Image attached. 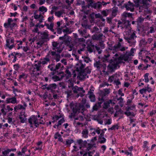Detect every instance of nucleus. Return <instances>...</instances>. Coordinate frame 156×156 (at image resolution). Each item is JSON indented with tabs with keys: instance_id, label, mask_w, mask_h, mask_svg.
Here are the masks:
<instances>
[{
	"instance_id": "obj_1",
	"label": "nucleus",
	"mask_w": 156,
	"mask_h": 156,
	"mask_svg": "<svg viewBox=\"0 0 156 156\" xmlns=\"http://www.w3.org/2000/svg\"><path fill=\"white\" fill-rule=\"evenodd\" d=\"M136 32L133 31L130 32L127 36H125L124 39L126 41L129 43L130 46H134L136 43V38L137 37L136 35Z\"/></svg>"
},
{
	"instance_id": "obj_2",
	"label": "nucleus",
	"mask_w": 156,
	"mask_h": 156,
	"mask_svg": "<svg viewBox=\"0 0 156 156\" xmlns=\"http://www.w3.org/2000/svg\"><path fill=\"white\" fill-rule=\"evenodd\" d=\"M122 21L119 20L118 21L117 27H120L122 29L127 28L130 25V21L128 20H126L125 19H122Z\"/></svg>"
},
{
	"instance_id": "obj_3",
	"label": "nucleus",
	"mask_w": 156,
	"mask_h": 156,
	"mask_svg": "<svg viewBox=\"0 0 156 156\" xmlns=\"http://www.w3.org/2000/svg\"><path fill=\"white\" fill-rule=\"evenodd\" d=\"M108 49L116 52L119 51H123L126 50L125 47L122 45L120 42L115 44L113 46H110Z\"/></svg>"
},
{
	"instance_id": "obj_4",
	"label": "nucleus",
	"mask_w": 156,
	"mask_h": 156,
	"mask_svg": "<svg viewBox=\"0 0 156 156\" xmlns=\"http://www.w3.org/2000/svg\"><path fill=\"white\" fill-rule=\"evenodd\" d=\"M135 4L132 3L130 1H128L127 2L124 4V6L126 8V10L128 11H130L132 12L134 11V7L136 6L137 2L135 1Z\"/></svg>"
},
{
	"instance_id": "obj_5",
	"label": "nucleus",
	"mask_w": 156,
	"mask_h": 156,
	"mask_svg": "<svg viewBox=\"0 0 156 156\" xmlns=\"http://www.w3.org/2000/svg\"><path fill=\"white\" fill-rule=\"evenodd\" d=\"M14 39L13 37H10L7 38L6 40V44L5 45L7 47L11 50L13 48L15 47V45L14 44Z\"/></svg>"
},
{
	"instance_id": "obj_6",
	"label": "nucleus",
	"mask_w": 156,
	"mask_h": 156,
	"mask_svg": "<svg viewBox=\"0 0 156 156\" xmlns=\"http://www.w3.org/2000/svg\"><path fill=\"white\" fill-rule=\"evenodd\" d=\"M73 90L74 88H72ZM73 90L74 94H77L76 96V98H78L79 96L82 97L85 95V90H83V88H74Z\"/></svg>"
},
{
	"instance_id": "obj_7",
	"label": "nucleus",
	"mask_w": 156,
	"mask_h": 156,
	"mask_svg": "<svg viewBox=\"0 0 156 156\" xmlns=\"http://www.w3.org/2000/svg\"><path fill=\"white\" fill-rule=\"evenodd\" d=\"M52 45L53 48L52 49L56 51H57V53H61L62 50L63 48H61V45H60L59 43L56 42H54L52 43Z\"/></svg>"
},
{
	"instance_id": "obj_8",
	"label": "nucleus",
	"mask_w": 156,
	"mask_h": 156,
	"mask_svg": "<svg viewBox=\"0 0 156 156\" xmlns=\"http://www.w3.org/2000/svg\"><path fill=\"white\" fill-rule=\"evenodd\" d=\"M85 65V64H83L82 63V60H79L76 65V71L78 72L83 71Z\"/></svg>"
},
{
	"instance_id": "obj_9",
	"label": "nucleus",
	"mask_w": 156,
	"mask_h": 156,
	"mask_svg": "<svg viewBox=\"0 0 156 156\" xmlns=\"http://www.w3.org/2000/svg\"><path fill=\"white\" fill-rule=\"evenodd\" d=\"M99 97H98V99L100 101L98 102V104L100 105V104H102L105 101L104 98L106 96L105 93L104 91L100 90L99 93Z\"/></svg>"
},
{
	"instance_id": "obj_10",
	"label": "nucleus",
	"mask_w": 156,
	"mask_h": 156,
	"mask_svg": "<svg viewBox=\"0 0 156 156\" xmlns=\"http://www.w3.org/2000/svg\"><path fill=\"white\" fill-rule=\"evenodd\" d=\"M103 34L102 33H100L95 34L92 36V39L93 40L100 41L102 40Z\"/></svg>"
},
{
	"instance_id": "obj_11",
	"label": "nucleus",
	"mask_w": 156,
	"mask_h": 156,
	"mask_svg": "<svg viewBox=\"0 0 156 156\" xmlns=\"http://www.w3.org/2000/svg\"><path fill=\"white\" fill-rule=\"evenodd\" d=\"M118 63H110L107 66V69L110 71L112 72L115 70L117 69V67L118 66Z\"/></svg>"
},
{
	"instance_id": "obj_12",
	"label": "nucleus",
	"mask_w": 156,
	"mask_h": 156,
	"mask_svg": "<svg viewBox=\"0 0 156 156\" xmlns=\"http://www.w3.org/2000/svg\"><path fill=\"white\" fill-rule=\"evenodd\" d=\"M79 72L78 76L79 77L80 80H83L85 78H88L87 74L83 71L78 72Z\"/></svg>"
},
{
	"instance_id": "obj_13",
	"label": "nucleus",
	"mask_w": 156,
	"mask_h": 156,
	"mask_svg": "<svg viewBox=\"0 0 156 156\" xmlns=\"http://www.w3.org/2000/svg\"><path fill=\"white\" fill-rule=\"evenodd\" d=\"M41 70V63L39 61L35 64L34 66V72L39 71Z\"/></svg>"
},
{
	"instance_id": "obj_14",
	"label": "nucleus",
	"mask_w": 156,
	"mask_h": 156,
	"mask_svg": "<svg viewBox=\"0 0 156 156\" xmlns=\"http://www.w3.org/2000/svg\"><path fill=\"white\" fill-rule=\"evenodd\" d=\"M88 95H89L88 97L91 102H94L95 101V96L92 91L91 89H90V90L88 91Z\"/></svg>"
},
{
	"instance_id": "obj_15",
	"label": "nucleus",
	"mask_w": 156,
	"mask_h": 156,
	"mask_svg": "<svg viewBox=\"0 0 156 156\" xmlns=\"http://www.w3.org/2000/svg\"><path fill=\"white\" fill-rule=\"evenodd\" d=\"M59 39L60 40L63 41V42L66 43H68L69 42V36L67 35L66 34H65L62 37H60Z\"/></svg>"
},
{
	"instance_id": "obj_16",
	"label": "nucleus",
	"mask_w": 156,
	"mask_h": 156,
	"mask_svg": "<svg viewBox=\"0 0 156 156\" xmlns=\"http://www.w3.org/2000/svg\"><path fill=\"white\" fill-rule=\"evenodd\" d=\"M44 90L46 88H43ZM47 90H50L51 92L52 93L53 97L54 98V99H57L59 98V96H58V94H57V93H58V90H57L56 91H55L54 90L52 89V88H46Z\"/></svg>"
},
{
	"instance_id": "obj_17",
	"label": "nucleus",
	"mask_w": 156,
	"mask_h": 156,
	"mask_svg": "<svg viewBox=\"0 0 156 156\" xmlns=\"http://www.w3.org/2000/svg\"><path fill=\"white\" fill-rule=\"evenodd\" d=\"M72 111L73 112L71 113V115L70 116L71 117H74L75 116L76 114L80 113V109H79L78 106H76L75 107H73L72 109Z\"/></svg>"
},
{
	"instance_id": "obj_18",
	"label": "nucleus",
	"mask_w": 156,
	"mask_h": 156,
	"mask_svg": "<svg viewBox=\"0 0 156 156\" xmlns=\"http://www.w3.org/2000/svg\"><path fill=\"white\" fill-rule=\"evenodd\" d=\"M154 90V88H142L139 91L140 94H143L144 93L146 94L147 92L150 93L152 92Z\"/></svg>"
},
{
	"instance_id": "obj_19",
	"label": "nucleus",
	"mask_w": 156,
	"mask_h": 156,
	"mask_svg": "<svg viewBox=\"0 0 156 156\" xmlns=\"http://www.w3.org/2000/svg\"><path fill=\"white\" fill-rule=\"evenodd\" d=\"M111 103L115 104V103H113V101L112 100H109L108 101L104 102L103 108L105 109H107L108 107L110 106L109 105Z\"/></svg>"
},
{
	"instance_id": "obj_20",
	"label": "nucleus",
	"mask_w": 156,
	"mask_h": 156,
	"mask_svg": "<svg viewBox=\"0 0 156 156\" xmlns=\"http://www.w3.org/2000/svg\"><path fill=\"white\" fill-rule=\"evenodd\" d=\"M137 2L136 4V6L137 7H138L140 4L142 3L144 5H147L148 1L147 0H137L136 1Z\"/></svg>"
},
{
	"instance_id": "obj_21",
	"label": "nucleus",
	"mask_w": 156,
	"mask_h": 156,
	"mask_svg": "<svg viewBox=\"0 0 156 156\" xmlns=\"http://www.w3.org/2000/svg\"><path fill=\"white\" fill-rule=\"evenodd\" d=\"M13 21V20L12 19V18H9L8 19L7 22L5 23L4 24V27L6 28H9L10 25L11 24L12 22Z\"/></svg>"
},
{
	"instance_id": "obj_22",
	"label": "nucleus",
	"mask_w": 156,
	"mask_h": 156,
	"mask_svg": "<svg viewBox=\"0 0 156 156\" xmlns=\"http://www.w3.org/2000/svg\"><path fill=\"white\" fill-rule=\"evenodd\" d=\"M28 121L30 124H32V121L34 122V123L37 121H38V120L36 116L35 115H33L28 119Z\"/></svg>"
},
{
	"instance_id": "obj_23",
	"label": "nucleus",
	"mask_w": 156,
	"mask_h": 156,
	"mask_svg": "<svg viewBox=\"0 0 156 156\" xmlns=\"http://www.w3.org/2000/svg\"><path fill=\"white\" fill-rule=\"evenodd\" d=\"M147 42L146 41L145 38L142 39L140 41L139 45L141 47H144L146 45Z\"/></svg>"
},
{
	"instance_id": "obj_24",
	"label": "nucleus",
	"mask_w": 156,
	"mask_h": 156,
	"mask_svg": "<svg viewBox=\"0 0 156 156\" xmlns=\"http://www.w3.org/2000/svg\"><path fill=\"white\" fill-rule=\"evenodd\" d=\"M133 14L132 13H128L126 12H124L122 14V19H126L127 17H131L132 16Z\"/></svg>"
},
{
	"instance_id": "obj_25",
	"label": "nucleus",
	"mask_w": 156,
	"mask_h": 156,
	"mask_svg": "<svg viewBox=\"0 0 156 156\" xmlns=\"http://www.w3.org/2000/svg\"><path fill=\"white\" fill-rule=\"evenodd\" d=\"M101 104H100V105L99 104H98V102L97 103H96L93 106L91 111L93 112L94 111H97L98 110V108H101Z\"/></svg>"
},
{
	"instance_id": "obj_26",
	"label": "nucleus",
	"mask_w": 156,
	"mask_h": 156,
	"mask_svg": "<svg viewBox=\"0 0 156 156\" xmlns=\"http://www.w3.org/2000/svg\"><path fill=\"white\" fill-rule=\"evenodd\" d=\"M74 142V141L72 139H67L66 140L65 145L67 147H70L71 144Z\"/></svg>"
},
{
	"instance_id": "obj_27",
	"label": "nucleus",
	"mask_w": 156,
	"mask_h": 156,
	"mask_svg": "<svg viewBox=\"0 0 156 156\" xmlns=\"http://www.w3.org/2000/svg\"><path fill=\"white\" fill-rule=\"evenodd\" d=\"M92 6L94 9H99L101 7L102 5L100 2H98L97 3H94Z\"/></svg>"
},
{
	"instance_id": "obj_28",
	"label": "nucleus",
	"mask_w": 156,
	"mask_h": 156,
	"mask_svg": "<svg viewBox=\"0 0 156 156\" xmlns=\"http://www.w3.org/2000/svg\"><path fill=\"white\" fill-rule=\"evenodd\" d=\"M47 10L48 9L47 8L43 6L39 7L38 9L39 11L42 12L43 14L47 12Z\"/></svg>"
},
{
	"instance_id": "obj_29",
	"label": "nucleus",
	"mask_w": 156,
	"mask_h": 156,
	"mask_svg": "<svg viewBox=\"0 0 156 156\" xmlns=\"http://www.w3.org/2000/svg\"><path fill=\"white\" fill-rule=\"evenodd\" d=\"M90 31L92 33H95V34H97L100 32L99 28L97 27H94L91 29Z\"/></svg>"
},
{
	"instance_id": "obj_30",
	"label": "nucleus",
	"mask_w": 156,
	"mask_h": 156,
	"mask_svg": "<svg viewBox=\"0 0 156 156\" xmlns=\"http://www.w3.org/2000/svg\"><path fill=\"white\" fill-rule=\"evenodd\" d=\"M25 109V108L22 105L19 104L14 107V110L15 112H17L18 110L22 109Z\"/></svg>"
},
{
	"instance_id": "obj_31",
	"label": "nucleus",
	"mask_w": 156,
	"mask_h": 156,
	"mask_svg": "<svg viewBox=\"0 0 156 156\" xmlns=\"http://www.w3.org/2000/svg\"><path fill=\"white\" fill-rule=\"evenodd\" d=\"M41 37L42 39H44L45 40H49V38H48V35L46 33L44 32L43 33L41 34Z\"/></svg>"
},
{
	"instance_id": "obj_32",
	"label": "nucleus",
	"mask_w": 156,
	"mask_h": 156,
	"mask_svg": "<svg viewBox=\"0 0 156 156\" xmlns=\"http://www.w3.org/2000/svg\"><path fill=\"white\" fill-rule=\"evenodd\" d=\"M64 93L67 94V98H69L73 95L72 93V90H68L66 91H65Z\"/></svg>"
},
{
	"instance_id": "obj_33",
	"label": "nucleus",
	"mask_w": 156,
	"mask_h": 156,
	"mask_svg": "<svg viewBox=\"0 0 156 156\" xmlns=\"http://www.w3.org/2000/svg\"><path fill=\"white\" fill-rule=\"evenodd\" d=\"M93 47L94 48H95L96 50L98 52V54H100L102 52V50H101V49L100 48V47L99 46H97V45H93Z\"/></svg>"
},
{
	"instance_id": "obj_34",
	"label": "nucleus",
	"mask_w": 156,
	"mask_h": 156,
	"mask_svg": "<svg viewBox=\"0 0 156 156\" xmlns=\"http://www.w3.org/2000/svg\"><path fill=\"white\" fill-rule=\"evenodd\" d=\"M27 77V75L24 73H22L20 75L18 80L20 81L22 79H24L26 78Z\"/></svg>"
},
{
	"instance_id": "obj_35",
	"label": "nucleus",
	"mask_w": 156,
	"mask_h": 156,
	"mask_svg": "<svg viewBox=\"0 0 156 156\" xmlns=\"http://www.w3.org/2000/svg\"><path fill=\"white\" fill-rule=\"evenodd\" d=\"M130 99H129L127 100L126 105L128 106L132 102V101L134 98V95H131L130 96Z\"/></svg>"
},
{
	"instance_id": "obj_36",
	"label": "nucleus",
	"mask_w": 156,
	"mask_h": 156,
	"mask_svg": "<svg viewBox=\"0 0 156 156\" xmlns=\"http://www.w3.org/2000/svg\"><path fill=\"white\" fill-rule=\"evenodd\" d=\"M83 135L82 136L85 138H87L88 137V132L87 129H85L83 130L82 133Z\"/></svg>"
},
{
	"instance_id": "obj_37",
	"label": "nucleus",
	"mask_w": 156,
	"mask_h": 156,
	"mask_svg": "<svg viewBox=\"0 0 156 156\" xmlns=\"http://www.w3.org/2000/svg\"><path fill=\"white\" fill-rule=\"evenodd\" d=\"M101 65V62L100 61H96L94 63V66L96 67L98 69H99L100 68Z\"/></svg>"
},
{
	"instance_id": "obj_38",
	"label": "nucleus",
	"mask_w": 156,
	"mask_h": 156,
	"mask_svg": "<svg viewBox=\"0 0 156 156\" xmlns=\"http://www.w3.org/2000/svg\"><path fill=\"white\" fill-rule=\"evenodd\" d=\"M116 77V75H112L109 77L108 79V81L110 83H111L113 81L114 82L115 79H117Z\"/></svg>"
},
{
	"instance_id": "obj_39",
	"label": "nucleus",
	"mask_w": 156,
	"mask_h": 156,
	"mask_svg": "<svg viewBox=\"0 0 156 156\" xmlns=\"http://www.w3.org/2000/svg\"><path fill=\"white\" fill-rule=\"evenodd\" d=\"M155 32V29L153 26L150 27L148 28L147 34H151L154 33Z\"/></svg>"
},
{
	"instance_id": "obj_40",
	"label": "nucleus",
	"mask_w": 156,
	"mask_h": 156,
	"mask_svg": "<svg viewBox=\"0 0 156 156\" xmlns=\"http://www.w3.org/2000/svg\"><path fill=\"white\" fill-rule=\"evenodd\" d=\"M61 77L60 78L57 76H54L52 77V79L55 81L60 80L64 76L63 75L61 76Z\"/></svg>"
},
{
	"instance_id": "obj_41",
	"label": "nucleus",
	"mask_w": 156,
	"mask_h": 156,
	"mask_svg": "<svg viewBox=\"0 0 156 156\" xmlns=\"http://www.w3.org/2000/svg\"><path fill=\"white\" fill-rule=\"evenodd\" d=\"M98 142L100 144H104L106 142V139L104 137H102L101 139H99V137L98 138Z\"/></svg>"
},
{
	"instance_id": "obj_42",
	"label": "nucleus",
	"mask_w": 156,
	"mask_h": 156,
	"mask_svg": "<svg viewBox=\"0 0 156 156\" xmlns=\"http://www.w3.org/2000/svg\"><path fill=\"white\" fill-rule=\"evenodd\" d=\"M46 41H47V40H45L41 38L37 43V44L40 45L41 47H42L43 44Z\"/></svg>"
},
{
	"instance_id": "obj_43",
	"label": "nucleus",
	"mask_w": 156,
	"mask_h": 156,
	"mask_svg": "<svg viewBox=\"0 0 156 156\" xmlns=\"http://www.w3.org/2000/svg\"><path fill=\"white\" fill-rule=\"evenodd\" d=\"M63 13V11L62 10L55 12V15L57 16L58 17H60Z\"/></svg>"
},
{
	"instance_id": "obj_44",
	"label": "nucleus",
	"mask_w": 156,
	"mask_h": 156,
	"mask_svg": "<svg viewBox=\"0 0 156 156\" xmlns=\"http://www.w3.org/2000/svg\"><path fill=\"white\" fill-rule=\"evenodd\" d=\"M78 107L79 109H80V112L83 113L85 110L84 106L83 105H80L78 106Z\"/></svg>"
},
{
	"instance_id": "obj_45",
	"label": "nucleus",
	"mask_w": 156,
	"mask_h": 156,
	"mask_svg": "<svg viewBox=\"0 0 156 156\" xmlns=\"http://www.w3.org/2000/svg\"><path fill=\"white\" fill-rule=\"evenodd\" d=\"M144 19L141 17H139L136 21V23L137 25H139L140 24L143 22L144 21Z\"/></svg>"
},
{
	"instance_id": "obj_46",
	"label": "nucleus",
	"mask_w": 156,
	"mask_h": 156,
	"mask_svg": "<svg viewBox=\"0 0 156 156\" xmlns=\"http://www.w3.org/2000/svg\"><path fill=\"white\" fill-rule=\"evenodd\" d=\"M119 128V126H118V124L114 125H113L112 127L108 129V130H115V129H118Z\"/></svg>"
},
{
	"instance_id": "obj_47",
	"label": "nucleus",
	"mask_w": 156,
	"mask_h": 156,
	"mask_svg": "<svg viewBox=\"0 0 156 156\" xmlns=\"http://www.w3.org/2000/svg\"><path fill=\"white\" fill-rule=\"evenodd\" d=\"M50 61V59L48 58H45L43 59V60L41 62V64L43 65L47 64L48 62Z\"/></svg>"
},
{
	"instance_id": "obj_48",
	"label": "nucleus",
	"mask_w": 156,
	"mask_h": 156,
	"mask_svg": "<svg viewBox=\"0 0 156 156\" xmlns=\"http://www.w3.org/2000/svg\"><path fill=\"white\" fill-rule=\"evenodd\" d=\"M22 115H19V119L20 120V122L22 123H24L27 120V119L25 117H22Z\"/></svg>"
},
{
	"instance_id": "obj_49",
	"label": "nucleus",
	"mask_w": 156,
	"mask_h": 156,
	"mask_svg": "<svg viewBox=\"0 0 156 156\" xmlns=\"http://www.w3.org/2000/svg\"><path fill=\"white\" fill-rule=\"evenodd\" d=\"M69 84H68V87L69 88H79L77 86H76L75 87H73V82H72L71 81H70L69 80ZM79 88H81V87H80Z\"/></svg>"
},
{
	"instance_id": "obj_50",
	"label": "nucleus",
	"mask_w": 156,
	"mask_h": 156,
	"mask_svg": "<svg viewBox=\"0 0 156 156\" xmlns=\"http://www.w3.org/2000/svg\"><path fill=\"white\" fill-rule=\"evenodd\" d=\"M124 114L127 116H129L130 115H132L133 116H135L133 112H131L129 111H126L124 112Z\"/></svg>"
},
{
	"instance_id": "obj_51",
	"label": "nucleus",
	"mask_w": 156,
	"mask_h": 156,
	"mask_svg": "<svg viewBox=\"0 0 156 156\" xmlns=\"http://www.w3.org/2000/svg\"><path fill=\"white\" fill-rule=\"evenodd\" d=\"M44 25L46 26L47 28L50 30L53 27H54V23H51L50 25L48 23H45Z\"/></svg>"
},
{
	"instance_id": "obj_52",
	"label": "nucleus",
	"mask_w": 156,
	"mask_h": 156,
	"mask_svg": "<svg viewBox=\"0 0 156 156\" xmlns=\"http://www.w3.org/2000/svg\"><path fill=\"white\" fill-rule=\"evenodd\" d=\"M61 117L60 116H59L57 115H55L52 118V119L53 120V121L52 122L53 123H54L55 122L58 120Z\"/></svg>"
},
{
	"instance_id": "obj_53",
	"label": "nucleus",
	"mask_w": 156,
	"mask_h": 156,
	"mask_svg": "<svg viewBox=\"0 0 156 156\" xmlns=\"http://www.w3.org/2000/svg\"><path fill=\"white\" fill-rule=\"evenodd\" d=\"M123 56H120L117 58V59L116 60H118L117 62L116 63H118V65L119 63H124V62H123L122 61L123 60Z\"/></svg>"
},
{
	"instance_id": "obj_54",
	"label": "nucleus",
	"mask_w": 156,
	"mask_h": 156,
	"mask_svg": "<svg viewBox=\"0 0 156 156\" xmlns=\"http://www.w3.org/2000/svg\"><path fill=\"white\" fill-rule=\"evenodd\" d=\"M118 101H119V104H120V105L121 107H122L123 106V104H122V102L123 101V99L121 97L117 99Z\"/></svg>"
},
{
	"instance_id": "obj_55",
	"label": "nucleus",
	"mask_w": 156,
	"mask_h": 156,
	"mask_svg": "<svg viewBox=\"0 0 156 156\" xmlns=\"http://www.w3.org/2000/svg\"><path fill=\"white\" fill-rule=\"evenodd\" d=\"M5 105L4 104L1 107L2 108V109L1 111L4 116L6 114V112L4 111V109H5Z\"/></svg>"
},
{
	"instance_id": "obj_56",
	"label": "nucleus",
	"mask_w": 156,
	"mask_h": 156,
	"mask_svg": "<svg viewBox=\"0 0 156 156\" xmlns=\"http://www.w3.org/2000/svg\"><path fill=\"white\" fill-rule=\"evenodd\" d=\"M114 83L115 84L118 86V87H119V85H121V82L119 81V79H115L114 80Z\"/></svg>"
},
{
	"instance_id": "obj_57",
	"label": "nucleus",
	"mask_w": 156,
	"mask_h": 156,
	"mask_svg": "<svg viewBox=\"0 0 156 156\" xmlns=\"http://www.w3.org/2000/svg\"><path fill=\"white\" fill-rule=\"evenodd\" d=\"M9 100L11 99L10 103L12 104H15L16 103V99L15 97H13L11 98H9Z\"/></svg>"
},
{
	"instance_id": "obj_58",
	"label": "nucleus",
	"mask_w": 156,
	"mask_h": 156,
	"mask_svg": "<svg viewBox=\"0 0 156 156\" xmlns=\"http://www.w3.org/2000/svg\"><path fill=\"white\" fill-rule=\"evenodd\" d=\"M83 71L84 72L87 74V73L90 74L91 73V70L89 67L88 66L83 70Z\"/></svg>"
},
{
	"instance_id": "obj_59",
	"label": "nucleus",
	"mask_w": 156,
	"mask_h": 156,
	"mask_svg": "<svg viewBox=\"0 0 156 156\" xmlns=\"http://www.w3.org/2000/svg\"><path fill=\"white\" fill-rule=\"evenodd\" d=\"M16 26L17 24L16 23H12L11 24V25L9 26V28H10L11 30H13V29L14 28L16 27Z\"/></svg>"
},
{
	"instance_id": "obj_60",
	"label": "nucleus",
	"mask_w": 156,
	"mask_h": 156,
	"mask_svg": "<svg viewBox=\"0 0 156 156\" xmlns=\"http://www.w3.org/2000/svg\"><path fill=\"white\" fill-rule=\"evenodd\" d=\"M53 66L54 64H51V65H49L48 66V68L50 69V70L51 71H56L55 69V67L54 68V67H53Z\"/></svg>"
},
{
	"instance_id": "obj_61",
	"label": "nucleus",
	"mask_w": 156,
	"mask_h": 156,
	"mask_svg": "<svg viewBox=\"0 0 156 156\" xmlns=\"http://www.w3.org/2000/svg\"><path fill=\"white\" fill-rule=\"evenodd\" d=\"M57 51H50L49 52V53L52 56H55V57L58 54V53H57L56 52Z\"/></svg>"
},
{
	"instance_id": "obj_62",
	"label": "nucleus",
	"mask_w": 156,
	"mask_h": 156,
	"mask_svg": "<svg viewBox=\"0 0 156 156\" xmlns=\"http://www.w3.org/2000/svg\"><path fill=\"white\" fill-rule=\"evenodd\" d=\"M105 44H104L103 42H100L98 46H99L101 49H103L105 48Z\"/></svg>"
},
{
	"instance_id": "obj_63",
	"label": "nucleus",
	"mask_w": 156,
	"mask_h": 156,
	"mask_svg": "<svg viewBox=\"0 0 156 156\" xmlns=\"http://www.w3.org/2000/svg\"><path fill=\"white\" fill-rule=\"evenodd\" d=\"M149 75V73H146L144 76L145 82L146 83H147L149 81V80L148 78Z\"/></svg>"
},
{
	"instance_id": "obj_64",
	"label": "nucleus",
	"mask_w": 156,
	"mask_h": 156,
	"mask_svg": "<svg viewBox=\"0 0 156 156\" xmlns=\"http://www.w3.org/2000/svg\"><path fill=\"white\" fill-rule=\"evenodd\" d=\"M60 53H58V54L55 57V59L56 62H58L60 61V58L61 57L60 55Z\"/></svg>"
}]
</instances>
